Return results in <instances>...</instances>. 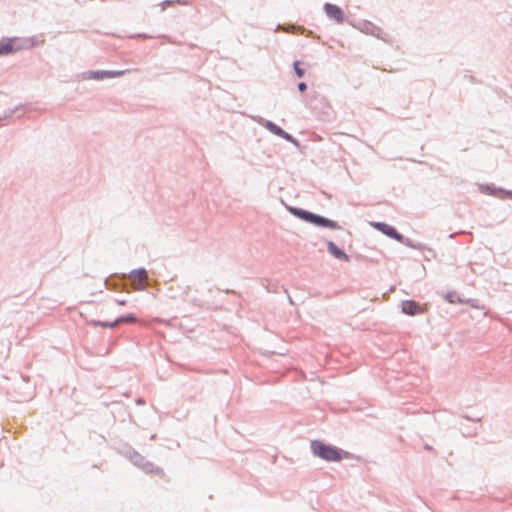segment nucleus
Listing matches in <instances>:
<instances>
[{
    "instance_id": "nucleus-14",
    "label": "nucleus",
    "mask_w": 512,
    "mask_h": 512,
    "mask_svg": "<svg viewBox=\"0 0 512 512\" xmlns=\"http://www.w3.org/2000/svg\"><path fill=\"white\" fill-rule=\"evenodd\" d=\"M125 285V279L118 274H112L104 280V286L108 290H122Z\"/></svg>"
},
{
    "instance_id": "nucleus-15",
    "label": "nucleus",
    "mask_w": 512,
    "mask_h": 512,
    "mask_svg": "<svg viewBox=\"0 0 512 512\" xmlns=\"http://www.w3.org/2000/svg\"><path fill=\"white\" fill-rule=\"evenodd\" d=\"M257 122L262 125L264 128H266L270 133L278 136L281 138L282 134L284 133V129L277 125L275 122L271 120L264 119L263 117H258Z\"/></svg>"
},
{
    "instance_id": "nucleus-8",
    "label": "nucleus",
    "mask_w": 512,
    "mask_h": 512,
    "mask_svg": "<svg viewBox=\"0 0 512 512\" xmlns=\"http://www.w3.org/2000/svg\"><path fill=\"white\" fill-rule=\"evenodd\" d=\"M480 191L484 194L491 195L502 200L512 199L511 190L502 187H496L494 184H483L480 186Z\"/></svg>"
},
{
    "instance_id": "nucleus-21",
    "label": "nucleus",
    "mask_w": 512,
    "mask_h": 512,
    "mask_svg": "<svg viewBox=\"0 0 512 512\" xmlns=\"http://www.w3.org/2000/svg\"><path fill=\"white\" fill-rule=\"evenodd\" d=\"M443 297L450 304L464 303L456 291H448Z\"/></svg>"
},
{
    "instance_id": "nucleus-16",
    "label": "nucleus",
    "mask_w": 512,
    "mask_h": 512,
    "mask_svg": "<svg viewBox=\"0 0 512 512\" xmlns=\"http://www.w3.org/2000/svg\"><path fill=\"white\" fill-rule=\"evenodd\" d=\"M277 31H282L286 33H303L305 31V36L314 38V32L311 30H305L304 28L294 27L292 25L286 26L278 24Z\"/></svg>"
},
{
    "instance_id": "nucleus-28",
    "label": "nucleus",
    "mask_w": 512,
    "mask_h": 512,
    "mask_svg": "<svg viewBox=\"0 0 512 512\" xmlns=\"http://www.w3.org/2000/svg\"><path fill=\"white\" fill-rule=\"evenodd\" d=\"M173 3H180L183 4L181 0H164L160 3L162 10H165L167 6L172 5Z\"/></svg>"
},
{
    "instance_id": "nucleus-7",
    "label": "nucleus",
    "mask_w": 512,
    "mask_h": 512,
    "mask_svg": "<svg viewBox=\"0 0 512 512\" xmlns=\"http://www.w3.org/2000/svg\"><path fill=\"white\" fill-rule=\"evenodd\" d=\"M323 10L326 16L330 20H334L337 24H342L346 20V15L343 9L336 4L326 2L323 6Z\"/></svg>"
},
{
    "instance_id": "nucleus-6",
    "label": "nucleus",
    "mask_w": 512,
    "mask_h": 512,
    "mask_svg": "<svg viewBox=\"0 0 512 512\" xmlns=\"http://www.w3.org/2000/svg\"><path fill=\"white\" fill-rule=\"evenodd\" d=\"M21 37H2L0 39V57L21 51Z\"/></svg>"
},
{
    "instance_id": "nucleus-11",
    "label": "nucleus",
    "mask_w": 512,
    "mask_h": 512,
    "mask_svg": "<svg viewBox=\"0 0 512 512\" xmlns=\"http://www.w3.org/2000/svg\"><path fill=\"white\" fill-rule=\"evenodd\" d=\"M354 27L358 28L361 32L375 36L376 38L383 39L382 34H384L383 30L368 20H363L358 24H352Z\"/></svg>"
},
{
    "instance_id": "nucleus-20",
    "label": "nucleus",
    "mask_w": 512,
    "mask_h": 512,
    "mask_svg": "<svg viewBox=\"0 0 512 512\" xmlns=\"http://www.w3.org/2000/svg\"><path fill=\"white\" fill-rule=\"evenodd\" d=\"M138 321V318L136 314L134 313H127L125 315H120L116 318V322L118 325L124 324V323H135Z\"/></svg>"
},
{
    "instance_id": "nucleus-39",
    "label": "nucleus",
    "mask_w": 512,
    "mask_h": 512,
    "mask_svg": "<svg viewBox=\"0 0 512 512\" xmlns=\"http://www.w3.org/2000/svg\"><path fill=\"white\" fill-rule=\"evenodd\" d=\"M155 438H156V434H152V435L150 436V440H154Z\"/></svg>"
},
{
    "instance_id": "nucleus-23",
    "label": "nucleus",
    "mask_w": 512,
    "mask_h": 512,
    "mask_svg": "<svg viewBox=\"0 0 512 512\" xmlns=\"http://www.w3.org/2000/svg\"><path fill=\"white\" fill-rule=\"evenodd\" d=\"M148 275V271L144 267L135 268L130 271V276L134 279L141 280Z\"/></svg>"
},
{
    "instance_id": "nucleus-29",
    "label": "nucleus",
    "mask_w": 512,
    "mask_h": 512,
    "mask_svg": "<svg viewBox=\"0 0 512 512\" xmlns=\"http://www.w3.org/2000/svg\"><path fill=\"white\" fill-rule=\"evenodd\" d=\"M297 88H298V91H299L301 94H303V93L307 90L308 86H307V83H306V82H304V81H300V82L297 84Z\"/></svg>"
},
{
    "instance_id": "nucleus-31",
    "label": "nucleus",
    "mask_w": 512,
    "mask_h": 512,
    "mask_svg": "<svg viewBox=\"0 0 512 512\" xmlns=\"http://www.w3.org/2000/svg\"><path fill=\"white\" fill-rule=\"evenodd\" d=\"M413 249L420 250V251H426L427 246L421 242H415V247Z\"/></svg>"
},
{
    "instance_id": "nucleus-1",
    "label": "nucleus",
    "mask_w": 512,
    "mask_h": 512,
    "mask_svg": "<svg viewBox=\"0 0 512 512\" xmlns=\"http://www.w3.org/2000/svg\"><path fill=\"white\" fill-rule=\"evenodd\" d=\"M287 211L295 218L311 224L318 228H327L331 230H342V227L335 220L327 218L323 215L317 214L310 210L297 207V206H286Z\"/></svg>"
},
{
    "instance_id": "nucleus-27",
    "label": "nucleus",
    "mask_w": 512,
    "mask_h": 512,
    "mask_svg": "<svg viewBox=\"0 0 512 512\" xmlns=\"http://www.w3.org/2000/svg\"><path fill=\"white\" fill-rule=\"evenodd\" d=\"M461 417L465 420L471 421L474 424L481 422L482 416H470L468 414H462Z\"/></svg>"
},
{
    "instance_id": "nucleus-22",
    "label": "nucleus",
    "mask_w": 512,
    "mask_h": 512,
    "mask_svg": "<svg viewBox=\"0 0 512 512\" xmlns=\"http://www.w3.org/2000/svg\"><path fill=\"white\" fill-rule=\"evenodd\" d=\"M22 107V104H18L14 108H8L3 111V113L0 115V122L8 120L13 117V115L18 111V109Z\"/></svg>"
},
{
    "instance_id": "nucleus-25",
    "label": "nucleus",
    "mask_w": 512,
    "mask_h": 512,
    "mask_svg": "<svg viewBox=\"0 0 512 512\" xmlns=\"http://www.w3.org/2000/svg\"><path fill=\"white\" fill-rule=\"evenodd\" d=\"M292 66H293L294 74L298 78L304 77V75L306 73V69L301 67V62L299 60L293 61Z\"/></svg>"
},
{
    "instance_id": "nucleus-38",
    "label": "nucleus",
    "mask_w": 512,
    "mask_h": 512,
    "mask_svg": "<svg viewBox=\"0 0 512 512\" xmlns=\"http://www.w3.org/2000/svg\"><path fill=\"white\" fill-rule=\"evenodd\" d=\"M344 232L348 237H351V232L349 230H344Z\"/></svg>"
},
{
    "instance_id": "nucleus-30",
    "label": "nucleus",
    "mask_w": 512,
    "mask_h": 512,
    "mask_svg": "<svg viewBox=\"0 0 512 512\" xmlns=\"http://www.w3.org/2000/svg\"><path fill=\"white\" fill-rule=\"evenodd\" d=\"M426 251H427V255L425 256V258L427 260H430L431 258H433V259L436 258V252L434 249L427 247Z\"/></svg>"
},
{
    "instance_id": "nucleus-34",
    "label": "nucleus",
    "mask_w": 512,
    "mask_h": 512,
    "mask_svg": "<svg viewBox=\"0 0 512 512\" xmlns=\"http://www.w3.org/2000/svg\"><path fill=\"white\" fill-rule=\"evenodd\" d=\"M424 449L427 450V451H431V452L436 453L435 449L432 446H430L429 444H425L424 445Z\"/></svg>"
},
{
    "instance_id": "nucleus-2",
    "label": "nucleus",
    "mask_w": 512,
    "mask_h": 512,
    "mask_svg": "<svg viewBox=\"0 0 512 512\" xmlns=\"http://www.w3.org/2000/svg\"><path fill=\"white\" fill-rule=\"evenodd\" d=\"M118 454L128 459L134 466L142 470L146 474H155L158 476H164L163 469L156 466L151 461H148L143 455L136 451L129 444H122L115 448Z\"/></svg>"
},
{
    "instance_id": "nucleus-5",
    "label": "nucleus",
    "mask_w": 512,
    "mask_h": 512,
    "mask_svg": "<svg viewBox=\"0 0 512 512\" xmlns=\"http://www.w3.org/2000/svg\"><path fill=\"white\" fill-rule=\"evenodd\" d=\"M307 97V105L310 109L314 110L315 112L322 113L326 116L330 115L331 107L322 94L314 91L307 95Z\"/></svg>"
},
{
    "instance_id": "nucleus-3",
    "label": "nucleus",
    "mask_w": 512,
    "mask_h": 512,
    "mask_svg": "<svg viewBox=\"0 0 512 512\" xmlns=\"http://www.w3.org/2000/svg\"><path fill=\"white\" fill-rule=\"evenodd\" d=\"M313 456L327 462H340L349 457V452L320 439L310 441Z\"/></svg>"
},
{
    "instance_id": "nucleus-17",
    "label": "nucleus",
    "mask_w": 512,
    "mask_h": 512,
    "mask_svg": "<svg viewBox=\"0 0 512 512\" xmlns=\"http://www.w3.org/2000/svg\"><path fill=\"white\" fill-rule=\"evenodd\" d=\"M87 324L90 326H93V327H102V328H109V329H112V328H115L116 326H118V324L116 322V318L113 321H102V320L91 319V320L87 321Z\"/></svg>"
},
{
    "instance_id": "nucleus-12",
    "label": "nucleus",
    "mask_w": 512,
    "mask_h": 512,
    "mask_svg": "<svg viewBox=\"0 0 512 512\" xmlns=\"http://www.w3.org/2000/svg\"><path fill=\"white\" fill-rule=\"evenodd\" d=\"M401 312L408 316H416L422 313L421 304L413 299L402 300Z\"/></svg>"
},
{
    "instance_id": "nucleus-35",
    "label": "nucleus",
    "mask_w": 512,
    "mask_h": 512,
    "mask_svg": "<svg viewBox=\"0 0 512 512\" xmlns=\"http://www.w3.org/2000/svg\"><path fill=\"white\" fill-rule=\"evenodd\" d=\"M135 402H136L137 405H144L145 404L144 398H141V397L137 398Z\"/></svg>"
},
{
    "instance_id": "nucleus-4",
    "label": "nucleus",
    "mask_w": 512,
    "mask_h": 512,
    "mask_svg": "<svg viewBox=\"0 0 512 512\" xmlns=\"http://www.w3.org/2000/svg\"><path fill=\"white\" fill-rule=\"evenodd\" d=\"M14 401L26 402L34 397L35 385L28 376L19 375L14 381Z\"/></svg>"
},
{
    "instance_id": "nucleus-19",
    "label": "nucleus",
    "mask_w": 512,
    "mask_h": 512,
    "mask_svg": "<svg viewBox=\"0 0 512 512\" xmlns=\"http://www.w3.org/2000/svg\"><path fill=\"white\" fill-rule=\"evenodd\" d=\"M459 430L464 437H473L476 436L478 433L477 426H471L463 423L460 424Z\"/></svg>"
},
{
    "instance_id": "nucleus-36",
    "label": "nucleus",
    "mask_w": 512,
    "mask_h": 512,
    "mask_svg": "<svg viewBox=\"0 0 512 512\" xmlns=\"http://www.w3.org/2000/svg\"><path fill=\"white\" fill-rule=\"evenodd\" d=\"M136 35H134L133 37H135ZM137 36L139 37H143V38H149L150 36L145 34V33H141V34H138Z\"/></svg>"
},
{
    "instance_id": "nucleus-9",
    "label": "nucleus",
    "mask_w": 512,
    "mask_h": 512,
    "mask_svg": "<svg viewBox=\"0 0 512 512\" xmlns=\"http://www.w3.org/2000/svg\"><path fill=\"white\" fill-rule=\"evenodd\" d=\"M371 226L381 232L383 235L387 236L390 239L397 241L398 238H401V233L396 229L395 226L390 225L386 222L375 221L371 222Z\"/></svg>"
},
{
    "instance_id": "nucleus-18",
    "label": "nucleus",
    "mask_w": 512,
    "mask_h": 512,
    "mask_svg": "<svg viewBox=\"0 0 512 512\" xmlns=\"http://www.w3.org/2000/svg\"><path fill=\"white\" fill-rule=\"evenodd\" d=\"M41 42L35 37V36H32V37H21V41H20V45H21V50H24V49H32L36 46H38Z\"/></svg>"
},
{
    "instance_id": "nucleus-32",
    "label": "nucleus",
    "mask_w": 512,
    "mask_h": 512,
    "mask_svg": "<svg viewBox=\"0 0 512 512\" xmlns=\"http://www.w3.org/2000/svg\"><path fill=\"white\" fill-rule=\"evenodd\" d=\"M466 303H469V305L473 308H478V300L477 299H472V298H469L467 299V301H465Z\"/></svg>"
},
{
    "instance_id": "nucleus-10",
    "label": "nucleus",
    "mask_w": 512,
    "mask_h": 512,
    "mask_svg": "<svg viewBox=\"0 0 512 512\" xmlns=\"http://www.w3.org/2000/svg\"><path fill=\"white\" fill-rule=\"evenodd\" d=\"M124 73V70H91L86 73V78L102 81L107 78H116L122 76Z\"/></svg>"
},
{
    "instance_id": "nucleus-13",
    "label": "nucleus",
    "mask_w": 512,
    "mask_h": 512,
    "mask_svg": "<svg viewBox=\"0 0 512 512\" xmlns=\"http://www.w3.org/2000/svg\"><path fill=\"white\" fill-rule=\"evenodd\" d=\"M326 247H327L328 253L331 256H333L335 259L341 260L344 262L350 261V256L332 240L326 241Z\"/></svg>"
},
{
    "instance_id": "nucleus-24",
    "label": "nucleus",
    "mask_w": 512,
    "mask_h": 512,
    "mask_svg": "<svg viewBox=\"0 0 512 512\" xmlns=\"http://www.w3.org/2000/svg\"><path fill=\"white\" fill-rule=\"evenodd\" d=\"M281 138L294 145L297 149L301 148L300 141L287 131H284Z\"/></svg>"
},
{
    "instance_id": "nucleus-26",
    "label": "nucleus",
    "mask_w": 512,
    "mask_h": 512,
    "mask_svg": "<svg viewBox=\"0 0 512 512\" xmlns=\"http://www.w3.org/2000/svg\"><path fill=\"white\" fill-rule=\"evenodd\" d=\"M397 242L405 245L406 247L412 248V249H413V247H415V241L408 237H405L402 233H401V238H398Z\"/></svg>"
},
{
    "instance_id": "nucleus-37",
    "label": "nucleus",
    "mask_w": 512,
    "mask_h": 512,
    "mask_svg": "<svg viewBox=\"0 0 512 512\" xmlns=\"http://www.w3.org/2000/svg\"><path fill=\"white\" fill-rule=\"evenodd\" d=\"M189 290H190V287H189V286H187V287L185 288V290H184V294H185V295H188Z\"/></svg>"
},
{
    "instance_id": "nucleus-33",
    "label": "nucleus",
    "mask_w": 512,
    "mask_h": 512,
    "mask_svg": "<svg viewBox=\"0 0 512 512\" xmlns=\"http://www.w3.org/2000/svg\"><path fill=\"white\" fill-rule=\"evenodd\" d=\"M116 303L120 306H123V305H126L127 304V300L125 299H116Z\"/></svg>"
}]
</instances>
